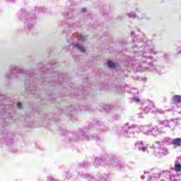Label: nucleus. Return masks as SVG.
I'll list each match as a JSON object with an SVG mask.
<instances>
[{
  "mask_svg": "<svg viewBox=\"0 0 181 181\" xmlns=\"http://www.w3.org/2000/svg\"><path fill=\"white\" fill-rule=\"evenodd\" d=\"M174 104H180L181 103V95H175L173 98Z\"/></svg>",
  "mask_w": 181,
  "mask_h": 181,
  "instance_id": "obj_1",
  "label": "nucleus"
},
{
  "mask_svg": "<svg viewBox=\"0 0 181 181\" xmlns=\"http://www.w3.org/2000/svg\"><path fill=\"white\" fill-rule=\"evenodd\" d=\"M173 145H174L175 148L181 146V139L177 138L173 141Z\"/></svg>",
  "mask_w": 181,
  "mask_h": 181,
  "instance_id": "obj_2",
  "label": "nucleus"
},
{
  "mask_svg": "<svg viewBox=\"0 0 181 181\" xmlns=\"http://www.w3.org/2000/svg\"><path fill=\"white\" fill-rule=\"evenodd\" d=\"M75 46L78 49V50H79V52H81L82 53H84V52H86V49L83 45H76Z\"/></svg>",
  "mask_w": 181,
  "mask_h": 181,
  "instance_id": "obj_3",
  "label": "nucleus"
},
{
  "mask_svg": "<svg viewBox=\"0 0 181 181\" xmlns=\"http://www.w3.org/2000/svg\"><path fill=\"white\" fill-rule=\"evenodd\" d=\"M174 169H175V172H180L181 164L180 163H175Z\"/></svg>",
  "mask_w": 181,
  "mask_h": 181,
  "instance_id": "obj_4",
  "label": "nucleus"
},
{
  "mask_svg": "<svg viewBox=\"0 0 181 181\" xmlns=\"http://www.w3.org/2000/svg\"><path fill=\"white\" fill-rule=\"evenodd\" d=\"M108 67H115V63L112 61H109L107 64Z\"/></svg>",
  "mask_w": 181,
  "mask_h": 181,
  "instance_id": "obj_5",
  "label": "nucleus"
},
{
  "mask_svg": "<svg viewBox=\"0 0 181 181\" xmlns=\"http://www.w3.org/2000/svg\"><path fill=\"white\" fill-rule=\"evenodd\" d=\"M133 101H135L136 103H139V101H141V99L139 98H134Z\"/></svg>",
  "mask_w": 181,
  "mask_h": 181,
  "instance_id": "obj_6",
  "label": "nucleus"
},
{
  "mask_svg": "<svg viewBox=\"0 0 181 181\" xmlns=\"http://www.w3.org/2000/svg\"><path fill=\"white\" fill-rule=\"evenodd\" d=\"M17 106L21 110V108H22V103L18 102L17 103Z\"/></svg>",
  "mask_w": 181,
  "mask_h": 181,
  "instance_id": "obj_7",
  "label": "nucleus"
},
{
  "mask_svg": "<svg viewBox=\"0 0 181 181\" xmlns=\"http://www.w3.org/2000/svg\"><path fill=\"white\" fill-rule=\"evenodd\" d=\"M141 149L143 150V152H145V151H146V149H148V147H141Z\"/></svg>",
  "mask_w": 181,
  "mask_h": 181,
  "instance_id": "obj_8",
  "label": "nucleus"
}]
</instances>
